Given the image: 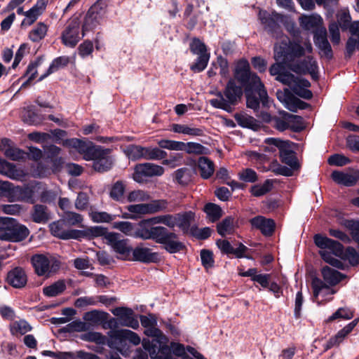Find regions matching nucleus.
Instances as JSON below:
<instances>
[{
  "instance_id": "6",
  "label": "nucleus",
  "mask_w": 359,
  "mask_h": 359,
  "mask_svg": "<svg viewBox=\"0 0 359 359\" xmlns=\"http://www.w3.org/2000/svg\"><path fill=\"white\" fill-rule=\"evenodd\" d=\"M276 80L288 86L294 93L304 99L309 100L313 96L312 92L308 89L311 86L310 82L305 79L296 77L287 71L284 70L276 77Z\"/></svg>"
},
{
  "instance_id": "21",
  "label": "nucleus",
  "mask_w": 359,
  "mask_h": 359,
  "mask_svg": "<svg viewBox=\"0 0 359 359\" xmlns=\"http://www.w3.org/2000/svg\"><path fill=\"white\" fill-rule=\"evenodd\" d=\"M299 22L302 29L315 32L323 27V20L320 15L314 13L301 15Z\"/></svg>"
},
{
  "instance_id": "28",
  "label": "nucleus",
  "mask_w": 359,
  "mask_h": 359,
  "mask_svg": "<svg viewBox=\"0 0 359 359\" xmlns=\"http://www.w3.org/2000/svg\"><path fill=\"white\" fill-rule=\"evenodd\" d=\"M194 219L195 213L192 211L177 213L176 227L179 228L183 233H187Z\"/></svg>"
},
{
  "instance_id": "25",
  "label": "nucleus",
  "mask_w": 359,
  "mask_h": 359,
  "mask_svg": "<svg viewBox=\"0 0 359 359\" xmlns=\"http://www.w3.org/2000/svg\"><path fill=\"white\" fill-rule=\"evenodd\" d=\"M45 189L42 184L35 182L29 185L21 187L22 201L34 203L36 194H41V197L43 198V191Z\"/></svg>"
},
{
  "instance_id": "16",
  "label": "nucleus",
  "mask_w": 359,
  "mask_h": 359,
  "mask_svg": "<svg viewBox=\"0 0 359 359\" xmlns=\"http://www.w3.org/2000/svg\"><path fill=\"white\" fill-rule=\"evenodd\" d=\"M112 313L118 317L122 326L129 327L134 330L139 327V321L135 318L131 309L118 307L112 311Z\"/></svg>"
},
{
  "instance_id": "38",
  "label": "nucleus",
  "mask_w": 359,
  "mask_h": 359,
  "mask_svg": "<svg viewBox=\"0 0 359 359\" xmlns=\"http://www.w3.org/2000/svg\"><path fill=\"white\" fill-rule=\"evenodd\" d=\"M284 117L288 120V128L292 131L299 132L304 128V121L301 116L284 111Z\"/></svg>"
},
{
  "instance_id": "50",
  "label": "nucleus",
  "mask_w": 359,
  "mask_h": 359,
  "mask_svg": "<svg viewBox=\"0 0 359 359\" xmlns=\"http://www.w3.org/2000/svg\"><path fill=\"white\" fill-rule=\"evenodd\" d=\"M113 228L130 236H134L135 232V225L130 222H116L113 224Z\"/></svg>"
},
{
  "instance_id": "31",
  "label": "nucleus",
  "mask_w": 359,
  "mask_h": 359,
  "mask_svg": "<svg viewBox=\"0 0 359 359\" xmlns=\"http://www.w3.org/2000/svg\"><path fill=\"white\" fill-rule=\"evenodd\" d=\"M245 95L247 99V107L256 111L259 107V101L262 103L258 90L255 87H247L245 88Z\"/></svg>"
},
{
  "instance_id": "5",
  "label": "nucleus",
  "mask_w": 359,
  "mask_h": 359,
  "mask_svg": "<svg viewBox=\"0 0 359 359\" xmlns=\"http://www.w3.org/2000/svg\"><path fill=\"white\" fill-rule=\"evenodd\" d=\"M29 233L28 229L16 219L0 217V240L21 241L28 236Z\"/></svg>"
},
{
  "instance_id": "43",
  "label": "nucleus",
  "mask_w": 359,
  "mask_h": 359,
  "mask_svg": "<svg viewBox=\"0 0 359 359\" xmlns=\"http://www.w3.org/2000/svg\"><path fill=\"white\" fill-rule=\"evenodd\" d=\"M126 184L122 181L116 182L109 191V196L114 201H121L123 198Z\"/></svg>"
},
{
  "instance_id": "53",
  "label": "nucleus",
  "mask_w": 359,
  "mask_h": 359,
  "mask_svg": "<svg viewBox=\"0 0 359 359\" xmlns=\"http://www.w3.org/2000/svg\"><path fill=\"white\" fill-rule=\"evenodd\" d=\"M81 339L87 341L95 342L97 344H104L107 341L106 337L97 332H87L82 336Z\"/></svg>"
},
{
  "instance_id": "55",
  "label": "nucleus",
  "mask_w": 359,
  "mask_h": 359,
  "mask_svg": "<svg viewBox=\"0 0 359 359\" xmlns=\"http://www.w3.org/2000/svg\"><path fill=\"white\" fill-rule=\"evenodd\" d=\"M236 247L232 246L229 241H226V254H233L237 258L243 257V253L248 250L244 245L239 243Z\"/></svg>"
},
{
  "instance_id": "30",
  "label": "nucleus",
  "mask_w": 359,
  "mask_h": 359,
  "mask_svg": "<svg viewBox=\"0 0 359 359\" xmlns=\"http://www.w3.org/2000/svg\"><path fill=\"white\" fill-rule=\"evenodd\" d=\"M0 174L17 180L24 176L22 170H15L13 164L3 159H0Z\"/></svg>"
},
{
  "instance_id": "62",
  "label": "nucleus",
  "mask_w": 359,
  "mask_h": 359,
  "mask_svg": "<svg viewBox=\"0 0 359 359\" xmlns=\"http://www.w3.org/2000/svg\"><path fill=\"white\" fill-rule=\"evenodd\" d=\"M41 15L35 11L33 8H31L29 11L25 13V19L22 20V26H30L32 25L40 16Z\"/></svg>"
},
{
  "instance_id": "8",
  "label": "nucleus",
  "mask_w": 359,
  "mask_h": 359,
  "mask_svg": "<svg viewBox=\"0 0 359 359\" xmlns=\"http://www.w3.org/2000/svg\"><path fill=\"white\" fill-rule=\"evenodd\" d=\"M104 238L105 243L117 254V258L130 260L132 247L129 245L128 239L123 238L119 233L114 232L107 233Z\"/></svg>"
},
{
  "instance_id": "29",
  "label": "nucleus",
  "mask_w": 359,
  "mask_h": 359,
  "mask_svg": "<svg viewBox=\"0 0 359 359\" xmlns=\"http://www.w3.org/2000/svg\"><path fill=\"white\" fill-rule=\"evenodd\" d=\"M264 143L265 145L262 146V149L265 152L273 154L276 153L277 150H279L280 154L287 142L278 138L269 137L265 139Z\"/></svg>"
},
{
  "instance_id": "61",
  "label": "nucleus",
  "mask_w": 359,
  "mask_h": 359,
  "mask_svg": "<svg viewBox=\"0 0 359 359\" xmlns=\"http://www.w3.org/2000/svg\"><path fill=\"white\" fill-rule=\"evenodd\" d=\"M126 208L130 213L138 214V215L149 214L148 203H139V204H135V205H130Z\"/></svg>"
},
{
  "instance_id": "12",
  "label": "nucleus",
  "mask_w": 359,
  "mask_h": 359,
  "mask_svg": "<svg viewBox=\"0 0 359 359\" xmlns=\"http://www.w3.org/2000/svg\"><path fill=\"white\" fill-rule=\"evenodd\" d=\"M80 21L78 18L70 19L64 31L61 39L62 43L68 47L74 48L81 39L79 35Z\"/></svg>"
},
{
  "instance_id": "24",
  "label": "nucleus",
  "mask_w": 359,
  "mask_h": 359,
  "mask_svg": "<svg viewBox=\"0 0 359 359\" xmlns=\"http://www.w3.org/2000/svg\"><path fill=\"white\" fill-rule=\"evenodd\" d=\"M0 149L4 155L13 161H18L25 158V153L12 145L10 140L2 139L0 144Z\"/></svg>"
},
{
  "instance_id": "49",
  "label": "nucleus",
  "mask_w": 359,
  "mask_h": 359,
  "mask_svg": "<svg viewBox=\"0 0 359 359\" xmlns=\"http://www.w3.org/2000/svg\"><path fill=\"white\" fill-rule=\"evenodd\" d=\"M32 218L33 220L37 223L46 222L48 219L46 207L42 205H35Z\"/></svg>"
},
{
  "instance_id": "2",
  "label": "nucleus",
  "mask_w": 359,
  "mask_h": 359,
  "mask_svg": "<svg viewBox=\"0 0 359 359\" xmlns=\"http://www.w3.org/2000/svg\"><path fill=\"white\" fill-rule=\"evenodd\" d=\"M235 78L240 83L236 85V80H230L226 88V111H229L227 103L234 104L241 99L243 95L242 87H255L262 102V105L268 107L269 104L267 92L262 83L260 78L250 71H235Z\"/></svg>"
},
{
  "instance_id": "47",
  "label": "nucleus",
  "mask_w": 359,
  "mask_h": 359,
  "mask_svg": "<svg viewBox=\"0 0 359 359\" xmlns=\"http://www.w3.org/2000/svg\"><path fill=\"white\" fill-rule=\"evenodd\" d=\"M354 316V312L348 308L341 307L338 309L332 316L327 320V322L341 318L343 320H350Z\"/></svg>"
},
{
  "instance_id": "9",
  "label": "nucleus",
  "mask_w": 359,
  "mask_h": 359,
  "mask_svg": "<svg viewBox=\"0 0 359 359\" xmlns=\"http://www.w3.org/2000/svg\"><path fill=\"white\" fill-rule=\"evenodd\" d=\"M162 231H159L156 243L163 245L164 249L170 253H176L183 250L184 245L179 241L178 236L173 232L161 226Z\"/></svg>"
},
{
  "instance_id": "34",
  "label": "nucleus",
  "mask_w": 359,
  "mask_h": 359,
  "mask_svg": "<svg viewBox=\"0 0 359 359\" xmlns=\"http://www.w3.org/2000/svg\"><path fill=\"white\" fill-rule=\"evenodd\" d=\"M198 166L201 175L203 179L209 178L214 172L215 167L213 163L205 156L200 157L198 161Z\"/></svg>"
},
{
  "instance_id": "32",
  "label": "nucleus",
  "mask_w": 359,
  "mask_h": 359,
  "mask_svg": "<svg viewBox=\"0 0 359 359\" xmlns=\"http://www.w3.org/2000/svg\"><path fill=\"white\" fill-rule=\"evenodd\" d=\"M203 210L206 214V218L211 222H217L222 215V208L215 203H208Z\"/></svg>"
},
{
  "instance_id": "54",
  "label": "nucleus",
  "mask_w": 359,
  "mask_h": 359,
  "mask_svg": "<svg viewBox=\"0 0 359 359\" xmlns=\"http://www.w3.org/2000/svg\"><path fill=\"white\" fill-rule=\"evenodd\" d=\"M92 220L97 223L110 222L115 219L116 215H110L106 212L94 211L90 213Z\"/></svg>"
},
{
  "instance_id": "37",
  "label": "nucleus",
  "mask_w": 359,
  "mask_h": 359,
  "mask_svg": "<svg viewBox=\"0 0 359 359\" xmlns=\"http://www.w3.org/2000/svg\"><path fill=\"white\" fill-rule=\"evenodd\" d=\"M69 62V59L67 56H61L55 59L49 66L47 72L41 75L39 81H42L50 74L57 71L59 69L65 67Z\"/></svg>"
},
{
  "instance_id": "64",
  "label": "nucleus",
  "mask_w": 359,
  "mask_h": 359,
  "mask_svg": "<svg viewBox=\"0 0 359 359\" xmlns=\"http://www.w3.org/2000/svg\"><path fill=\"white\" fill-rule=\"evenodd\" d=\"M351 162L350 159L344 155L334 154L328 158V163L330 165L337 166H343Z\"/></svg>"
},
{
  "instance_id": "40",
  "label": "nucleus",
  "mask_w": 359,
  "mask_h": 359,
  "mask_svg": "<svg viewBox=\"0 0 359 359\" xmlns=\"http://www.w3.org/2000/svg\"><path fill=\"white\" fill-rule=\"evenodd\" d=\"M66 289V285L63 280H57L52 285L45 287L43 294L47 297H55L61 294Z\"/></svg>"
},
{
  "instance_id": "4",
  "label": "nucleus",
  "mask_w": 359,
  "mask_h": 359,
  "mask_svg": "<svg viewBox=\"0 0 359 359\" xmlns=\"http://www.w3.org/2000/svg\"><path fill=\"white\" fill-rule=\"evenodd\" d=\"M31 263L35 273L45 278H50L57 273L61 266L60 259L49 253L34 255L31 257Z\"/></svg>"
},
{
  "instance_id": "41",
  "label": "nucleus",
  "mask_w": 359,
  "mask_h": 359,
  "mask_svg": "<svg viewBox=\"0 0 359 359\" xmlns=\"http://www.w3.org/2000/svg\"><path fill=\"white\" fill-rule=\"evenodd\" d=\"M48 27L43 22H39L36 26L29 32V38L34 42L41 40L46 35Z\"/></svg>"
},
{
  "instance_id": "63",
  "label": "nucleus",
  "mask_w": 359,
  "mask_h": 359,
  "mask_svg": "<svg viewBox=\"0 0 359 359\" xmlns=\"http://www.w3.org/2000/svg\"><path fill=\"white\" fill-rule=\"evenodd\" d=\"M274 162L271 165L270 169L276 175H280L283 176H291L293 173V170L290 167V168L280 165Z\"/></svg>"
},
{
  "instance_id": "60",
  "label": "nucleus",
  "mask_w": 359,
  "mask_h": 359,
  "mask_svg": "<svg viewBox=\"0 0 359 359\" xmlns=\"http://www.w3.org/2000/svg\"><path fill=\"white\" fill-rule=\"evenodd\" d=\"M272 187V183L270 180H266L263 184L255 186L252 189V194L255 196H263L269 192Z\"/></svg>"
},
{
  "instance_id": "3",
  "label": "nucleus",
  "mask_w": 359,
  "mask_h": 359,
  "mask_svg": "<svg viewBox=\"0 0 359 359\" xmlns=\"http://www.w3.org/2000/svg\"><path fill=\"white\" fill-rule=\"evenodd\" d=\"M314 243L320 249L319 253L325 262L338 269L344 268L343 262L338 259L344 252L341 244L320 234L314 236Z\"/></svg>"
},
{
  "instance_id": "23",
  "label": "nucleus",
  "mask_w": 359,
  "mask_h": 359,
  "mask_svg": "<svg viewBox=\"0 0 359 359\" xmlns=\"http://www.w3.org/2000/svg\"><path fill=\"white\" fill-rule=\"evenodd\" d=\"M7 282L15 288L25 287L27 282L25 270L21 267H16L10 271L7 275Z\"/></svg>"
},
{
  "instance_id": "17",
  "label": "nucleus",
  "mask_w": 359,
  "mask_h": 359,
  "mask_svg": "<svg viewBox=\"0 0 359 359\" xmlns=\"http://www.w3.org/2000/svg\"><path fill=\"white\" fill-rule=\"evenodd\" d=\"M359 323V318L354 319L341 329L334 336L331 337L325 344V350H328L334 346H339L344 339L353 331Z\"/></svg>"
},
{
  "instance_id": "13",
  "label": "nucleus",
  "mask_w": 359,
  "mask_h": 359,
  "mask_svg": "<svg viewBox=\"0 0 359 359\" xmlns=\"http://www.w3.org/2000/svg\"><path fill=\"white\" fill-rule=\"evenodd\" d=\"M111 149L98 147L93 156V168L95 171L104 172L110 170L114 164V158L110 156Z\"/></svg>"
},
{
  "instance_id": "45",
  "label": "nucleus",
  "mask_w": 359,
  "mask_h": 359,
  "mask_svg": "<svg viewBox=\"0 0 359 359\" xmlns=\"http://www.w3.org/2000/svg\"><path fill=\"white\" fill-rule=\"evenodd\" d=\"M11 332L12 334H25L32 330L31 325L24 320L15 321L11 325Z\"/></svg>"
},
{
  "instance_id": "48",
  "label": "nucleus",
  "mask_w": 359,
  "mask_h": 359,
  "mask_svg": "<svg viewBox=\"0 0 359 359\" xmlns=\"http://www.w3.org/2000/svg\"><path fill=\"white\" fill-rule=\"evenodd\" d=\"M41 61L36 60L34 62L30 63L24 75L27 80L22 84V88L27 86L32 80L36 78L37 74V67L40 65Z\"/></svg>"
},
{
  "instance_id": "20",
  "label": "nucleus",
  "mask_w": 359,
  "mask_h": 359,
  "mask_svg": "<svg viewBox=\"0 0 359 359\" xmlns=\"http://www.w3.org/2000/svg\"><path fill=\"white\" fill-rule=\"evenodd\" d=\"M158 254L152 252L149 248L137 246L135 249H132L130 261H138L144 263L154 262L158 259Z\"/></svg>"
},
{
  "instance_id": "57",
  "label": "nucleus",
  "mask_w": 359,
  "mask_h": 359,
  "mask_svg": "<svg viewBox=\"0 0 359 359\" xmlns=\"http://www.w3.org/2000/svg\"><path fill=\"white\" fill-rule=\"evenodd\" d=\"M62 219L66 224L74 226L81 224L83 221V217L78 213L66 211L62 216Z\"/></svg>"
},
{
  "instance_id": "59",
  "label": "nucleus",
  "mask_w": 359,
  "mask_h": 359,
  "mask_svg": "<svg viewBox=\"0 0 359 359\" xmlns=\"http://www.w3.org/2000/svg\"><path fill=\"white\" fill-rule=\"evenodd\" d=\"M205 147L199 143L196 142H184L182 151H184L188 154H203Z\"/></svg>"
},
{
  "instance_id": "10",
  "label": "nucleus",
  "mask_w": 359,
  "mask_h": 359,
  "mask_svg": "<svg viewBox=\"0 0 359 359\" xmlns=\"http://www.w3.org/2000/svg\"><path fill=\"white\" fill-rule=\"evenodd\" d=\"M109 339L108 345L111 348H117L118 344H122L126 340L129 341L133 345H139L141 339L138 334L129 330H111L108 332Z\"/></svg>"
},
{
  "instance_id": "1",
  "label": "nucleus",
  "mask_w": 359,
  "mask_h": 359,
  "mask_svg": "<svg viewBox=\"0 0 359 359\" xmlns=\"http://www.w3.org/2000/svg\"><path fill=\"white\" fill-rule=\"evenodd\" d=\"M259 18L264 28L271 33L273 37L280 39V43H276L274 47L275 60L285 64L296 73H309L313 78H315L318 66L316 61L312 57H306L299 64L292 63L297 58L303 56L306 53H311V43L309 41H306L303 46L298 43L290 41L286 36H283L280 30L279 23H283L286 17L280 14L273 13L270 15L266 11H260Z\"/></svg>"
},
{
  "instance_id": "35",
  "label": "nucleus",
  "mask_w": 359,
  "mask_h": 359,
  "mask_svg": "<svg viewBox=\"0 0 359 359\" xmlns=\"http://www.w3.org/2000/svg\"><path fill=\"white\" fill-rule=\"evenodd\" d=\"M3 188L4 189H8L4 194V196L8 198V201L14 202V201H22V191L20 187H11V184L4 182H2Z\"/></svg>"
},
{
  "instance_id": "22",
  "label": "nucleus",
  "mask_w": 359,
  "mask_h": 359,
  "mask_svg": "<svg viewBox=\"0 0 359 359\" xmlns=\"http://www.w3.org/2000/svg\"><path fill=\"white\" fill-rule=\"evenodd\" d=\"M314 43L327 58L332 57V48L327 39V30L322 27L314 32Z\"/></svg>"
},
{
  "instance_id": "26",
  "label": "nucleus",
  "mask_w": 359,
  "mask_h": 359,
  "mask_svg": "<svg viewBox=\"0 0 359 359\" xmlns=\"http://www.w3.org/2000/svg\"><path fill=\"white\" fill-rule=\"evenodd\" d=\"M251 225L259 229L265 236H270L274 231L275 223L273 219L257 216L250 219Z\"/></svg>"
},
{
  "instance_id": "42",
  "label": "nucleus",
  "mask_w": 359,
  "mask_h": 359,
  "mask_svg": "<svg viewBox=\"0 0 359 359\" xmlns=\"http://www.w3.org/2000/svg\"><path fill=\"white\" fill-rule=\"evenodd\" d=\"M150 198L151 196L149 192L142 189L130 191L127 196V201L130 203L145 202L149 201Z\"/></svg>"
},
{
  "instance_id": "52",
  "label": "nucleus",
  "mask_w": 359,
  "mask_h": 359,
  "mask_svg": "<svg viewBox=\"0 0 359 359\" xmlns=\"http://www.w3.org/2000/svg\"><path fill=\"white\" fill-rule=\"evenodd\" d=\"M158 144L162 149L173 151H182V147L184 146V142L165 139L159 140L158 142Z\"/></svg>"
},
{
  "instance_id": "56",
  "label": "nucleus",
  "mask_w": 359,
  "mask_h": 359,
  "mask_svg": "<svg viewBox=\"0 0 359 359\" xmlns=\"http://www.w3.org/2000/svg\"><path fill=\"white\" fill-rule=\"evenodd\" d=\"M149 205V214H154L160 211L165 210L168 206V202L164 199L154 200Z\"/></svg>"
},
{
  "instance_id": "7",
  "label": "nucleus",
  "mask_w": 359,
  "mask_h": 359,
  "mask_svg": "<svg viewBox=\"0 0 359 359\" xmlns=\"http://www.w3.org/2000/svg\"><path fill=\"white\" fill-rule=\"evenodd\" d=\"M321 273L323 281L318 278L312 280L311 286L315 297H317L324 290H329V286L336 285L346 278L345 274L329 266L323 267Z\"/></svg>"
},
{
  "instance_id": "51",
  "label": "nucleus",
  "mask_w": 359,
  "mask_h": 359,
  "mask_svg": "<svg viewBox=\"0 0 359 359\" xmlns=\"http://www.w3.org/2000/svg\"><path fill=\"white\" fill-rule=\"evenodd\" d=\"M142 146L131 144L124 149V153L129 159L136 161L142 158Z\"/></svg>"
},
{
  "instance_id": "39",
  "label": "nucleus",
  "mask_w": 359,
  "mask_h": 359,
  "mask_svg": "<svg viewBox=\"0 0 359 359\" xmlns=\"http://www.w3.org/2000/svg\"><path fill=\"white\" fill-rule=\"evenodd\" d=\"M172 130L175 133H182L190 136L203 135V130L198 128L191 127L187 125L173 124Z\"/></svg>"
},
{
  "instance_id": "58",
  "label": "nucleus",
  "mask_w": 359,
  "mask_h": 359,
  "mask_svg": "<svg viewBox=\"0 0 359 359\" xmlns=\"http://www.w3.org/2000/svg\"><path fill=\"white\" fill-rule=\"evenodd\" d=\"M97 302L98 300L96 297L84 296L76 299L74 302V306L76 308H84L88 306H95L97 304Z\"/></svg>"
},
{
  "instance_id": "14",
  "label": "nucleus",
  "mask_w": 359,
  "mask_h": 359,
  "mask_svg": "<svg viewBox=\"0 0 359 359\" xmlns=\"http://www.w3.org/2000/svg\"><path fill=\"white\" fill-rule=\"evenodd\" d=\"M100 1H96L88 10L83 25L82 36L85 32L95 27L102 20L104 11Z\"/></svg>"
},
{
  "instance_id": "36",
  "label": "nucleus",
  "mask_w": 359,
  "mask_h": 359,
  "mask_svg": "<svg viewBox=\"0 0 359 359\" xmlns=\"http://www.w3.org/2000/svg\"><path fill=\"white\" fill-rule=\"evenodd\" d=\"M162 231L161 226H152L148 229H141L135 232V238H141L144 240L152 239L156 242L159 235V231Z\"/></svg>"
},
{
  "instance_id": "11",
  "label": "nucleus",
  "mask_w": 359,
  "mask_h": 359,
  "mask_svg": "<svg viewBox=\"0 0 359 359\" xmlns=\"http://www.w3.org/2000/svg\"><path fill=\"white\" fill-rule=\"evenodd\" d=\"M163 172L164 168L161 165L151 163H140L135 167L133 179L138 183H142L145 177L161 176Z\"/></svg>"
},
{
  "instance_id": "27",
  "label": "nucleus",
  "mask_w": 359,
  "mask_h": 359,
  "mask_svg": "<svg viewBox=\"0 0 359 359\" xmlns=\"http://www.w3.org/2000/svg\"><path fill=\"white\" fill-rule=\"evenodd\" d=\"M287 144L283 146V149L280 153V158L283 163L289 165L292 169H297L299 163L296 157L295 153L292 151V143L290 141H286Z\"/></svg>"
},
{
  "instance_id": "33",
  "label": "nucleus",
  "mask_w": 359,
  "mask_h": 359,
  "mask_svg": "<svg viewBox=\"0 0 359 359\" xmlns=\"http://www.w3.org/2000/svg\"><path fill=\"white\" fill-rule=\"evenodd\" d=\"M238 123L245 128L257 130L260 127V123L255 118L245 114H237L235 115Z\"/></svg>"
},
{
  "instance_id": "46",
  "label": "nucleus",
  "mask_w": 359,
  "mask_h": 359,
  "mask_svg": "<svg viewBox=\"0 0 359 359\" xmlns=\"http://www.w3.org/2000/svg\"><path fill=\"white\" fill-rule=\"evenodd\" d=\"M189 48L191 52L197 56L210 54L208 52V49L205 43L197 38H194L191 40Z\"/></svg>"
},
{
  "instance_id": "15",
  "label": "nucleus",
  "mask_w": 359,
  "mask_h": 359,
  "mask_svg": "<svg viewBox=\"0 0 359 359\" xmlns=\"http://www.w3.org/2000/svg\"><path fill=\"white\" fill-rule=\"evenodd\" d=\"M66 143L70 147L76 149L79 153L83 155V158L86 161H91L93 158V156L98 147L94 146L90 142H86L76 138L69 140Z\"/></svg>"
},
{
  "instance_id": "44",
  "label": "nucleus",
  "mask_w": 359,
  "mask_h": 359,
  "mask_svg": "<svg viewBox=\"0 0 359 359\" xmlns=\"http://www.w3.org/2000/svg\"><path fill=\"white\" fill-rule=\"evenodd\" d=\"M210 57V54L197 56L195 62L190 65V69L194 73L203 72L207 67Z\"/></svg>"
},
{
  "instance_id": "19",
  "label": "nucleus",
  "mask_w": 359,
  "mask_h": 359,
  "mask_svg": "<svg viewBox=\"0 0 359 359\" xmlns=\"http://www.w3.org/2000/svg\"><path fill=\"white\" fill-rule=\"evenodd\" d=\"M332 180L337 184L346 187H352L359 180V170L350 172L333 171L332 173Z\"/></svg>"
},
{
  "instance_id": "18",
  "label": "nucleus",
  "mask_w": 359,
  "mask_h": 359,
  "mask_svg": "<svg viewBox=\"0 0 359 359\" xmlns=\"http://www.w3.org/2000/svg\"><path fill=\"white\" fill-rule=\"evenodd\" d=\"M65 222L63 219L53 222L50 224V230L51 233L59 238L63 240L76 239L81 234V231L78 230H66L64 228Z\"/></svg>"
}]
</instances>
